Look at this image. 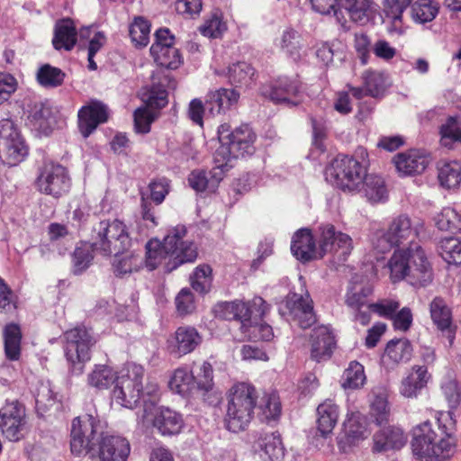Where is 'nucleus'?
<instances>
[{"instance_id": "nucleus-56", "label": "nucleus", "mask_w": 461, "mask_h": 461, "mask_svg": "<svg viewBox=\"0 0 461 461\" xmlns=\"http://www.w3.org/2000/svg\"><path fill=\"white\" fill-rule=\"evenodd\" d=\"M440 255L449 265H461V240L447 237L440 240Z\"/></svg>"}, {"instance_id": "nucleus-40", "label": "nucleus", "mask_w": 461, "mask_h": 461, "mask_svg": "<svg viewBox=\"0 0 461 461\" xmlns=\"http://www.w3.org/2000/svg\"><path fill=\"white\" fill-rule=\"evenodd\" d=\"M439 12V4L435 0H417L411 5V15L414 23L424 24L432 22Z\"/></svg>"}, {"instance_id": "nucleus-47", "label": "nucleus", "mask_w": 461, "mask_h": 461, "mask_svg": "<svg viewBox=\"0 0 461 461\" xmlns=\"http://www.w3.org/2000/svg\"><path fill=\"white\" fill-rule=\"evenodd\" d=\"M263 419L267 422L277 420L282 412V405L276 392L265 393L258 406Z\"/></svg>"}, {"instance_id": "nucleus-35", "label": "nucleus", "mask_w": 461, "mask_h": 461, "mask_svg": "<svg viewBox=\"0 0 461 461\" xmlns=\"http://www.w3.org/2000/svg\"><path fill=\"white\" fill-rule=\"evenodd\" d=\"M344 8L350 20L361 25L366 24L376 12L374 0H343Z\"/></svg>"}, {"instance_id": "nucleus-32", "label": "nucleus", "mask_w": 461, "mask_h": 461, "mask_svg": "<svg viewBox=\"0 0 461 461\" xmlns=\"http://www.w3.org/2000/svg\"><path fill=\"white\" fill-rule=\"evenodd\" d=\"M227 77L231 86L247 89L256 84L258 74L251 64L238 61L229 66Z\"/></svg>"}, {"instance_id": "nucleus-19", "label": "nucleus", "mask_w": 461, "mask_h": 461, "mask_svg": "<svg viewBox=\"0 0 461 461\" xmlns=\"http://www.w3.org/2000/svg\"><path fill=\"white\" fill-rule=\"evenodd\" d=\"M107 106L101 101L92 100L77 113V127L82 136L88 138L96 128L108 121Z\"/></svg>"}, {"instance_id": "nucleus-12", "label": "nucleus", "mask_w": 461, "mask_h": 461, "mask_svg": "<svg viewBox=\"0 0 461 461\" xmlns=\"http://www.w3.org/2000/svg\"><path fill=\"white\" fill-rule=\"evenodd\" d=\"M34 184L40 193L58 199L69 192L71 179L65 167L53 161H45L38 168Z\"/></svg>"}, {"instance_id": "nucleus-23", "label": "nucleus", "mask_w": 461, "mask_h": 461, "mask_svg": "<svg viewBox=\"0 0 461 461\" xmlns=\"http://www.w3.org/2000/svg\"><path fill=\"white\" fill-rule=\"evenodd\" d=\"M393 162L402 176L421 174L429 166L430 158L423 150L409 149L393 157Z\"/></svg>"}, {"instance_id": "nucleus-26", "label": "nucleus", "mask_w": 461, "mask_h": 461, "mask_svg": "<svg viewBox=\"0 0 461 461\" xmlns=\"http://www.w3.org/2000/svg\"><path fill=\"white\" fill-rule=\"evenodd\" d=\"M311 357L316 362L330 358L336 345L335 337L327 327L321 326L311 334Z\"/></svg>"}, {"instance_id": "nucleus-15", "label": "nucleus", "mask_w": 461, "mask_h": 461, "mask_svg": "<svg viewBox=\"0 0 461 461\" xmlns=\"http://www.w3.org/2000/svg\"><path fill=\"white\" fill-rule=\"evenodd\" d=\"M304 92L303 84L298 76L278 77L264 88L263 94L273 103L297 106L302 103Z\"/></svg>"}, {"instance_id": "nucleus-11", "label": "nucleus", "mask_w": 461, "mask_h": 461, "mask_svg": "<svg viewBox=\"0 0 461 461\" xmlns=\"http://www.w3.org/2000/svg\"><path fill=\"white\" fill-rule=\"evenodd\" d=\"M104 437L100 420L92 414L76 417L72 420L70 432L71 453L81 456L87 453H94Z\"/></svg>"}, {"instance_id": "nucleus-18", "label": "nucleus", "mask_w": 461, "mask_h": 461, "mask_svg": "<svg viewBox=\"0 0 461 461\" xmlns=\"http://www.w3.org/2000/svg\"><path fill=\"white\" fill-rule=\"evenodd\" d=\"M26 424L25 408L19 402H6L0 409V430L10 441H19L23 437Z\"/></svg>"}, {"instance_id": "nucleus-59", "label": "nucleus", "mask_w": 461, "mask_h": 461, "mask_svg": "<svg viewBox=\"0 0 461 461\" xmlns=\"http://www.w3.org/2000/svg\"><path fill=\"white\" fill-rule=\"evenodd\" d=\"M142 258L139 255L130 254L117 258L113 264V272L116 276L138 271L142 265Z\"/></svg>"}, {"instance_id": "nucleus-13", "label": "nucleus", "mask_w": 461, "mask_h": 461, "mask_svg": "<svg viewBox=\"0 0 461 461\" xmlns=\"http://www.w3.org/2000/svg\"><path fill=\"white\" fill-rule=\"evenodd\" d=\"M268 310V304L261 297H255L248 303L242 301L221 302L218 303L213 308L216 318L226 321H240V326H244L250 319H261Z\"/></svg>"}, {"instance_id": "nucleus-46", "label": "nucleus", "mask_w": 461, "mask_h": 461, "mask_svg": "<svg viewBox=\"0 0 461 461\" xmlns=\"http://www.w3.org/2000/svg\"><path fill=\"white\" fill-rule=\"evenodd\" d=\"M118 376L116 372L109 366L95 365L87 376L88 384L99 390L107 389L113 383L116 384Z\"/></svg>"}, {"instance_id": "nucleus-1", "label": "nucleus", "mask_w": 461, "mask_h": 461, "mask_svg": "<svg viewBox=\"0 0 461 461\" xmlns=\"http://www.w3.org/2000/svg\"><path fill=\"white\" fill-rule=\"evenodd\" d=\"M440 389L448 411L436 412L438 430L429 420L416 425L411 430L412 453L420 461H444L456 452L455 411L461 403V388L456 380L447 379Z\"/></svg>"}, {"instance_id": "nucleus-9", "label": "nucleus", "mask_w": 461, "mask_h": 461, "mask_svg": "<svg viewBox=\"0 0 461 461\" xmlns=\"http://www.w3.org/2000/svg\"><path fill=\"white\" fill-rule=\"evenodd\" d=\"M418 237V230L407 214L393 217L386 229L377 230L373 233L371 243L373 249L381 254L391 251L393 248L410 244Z\"/></svg>"}, {"instance_id": "nucleus-8", "label": "nucleus", "mask_w": 461, "mask_h": 461, "mask_svg": "<svg viewBox=\"0 0 461 461\" xmlns=\"http://www.w3.org/2000/svg\"><path fill=\"white\" fill-rule=\"evenodd\" d=\"M325 179L344 193L361 190L366 176V168L353 157L338 155L326 167Z\"/></svg>"}, {"instance_id": "nucleus-60", "label": "nucleus", "mask_w": 461, "mask_h": 461, "mask_svg": "<svg viewBox=\"0 0 461 461\" xmlns=\"http://www.w3.org/2000/svg\"><path fill=\"white\" fill-rule=\"evenodd\" d=\"M412 0H382L383 10L386 17L396 25L402 23L404 11L411 5Z\"/></svg>"}, {"instance_id": "nucleus-16", "label": "nucleus", "mask_w": 461, "mask_h": 461, "mask_svg": "<svg viewBox=\"0 0 461 461\" xmlns=\"http://www.w3.org/2000/svg\"><path fill=\"white\" fill-rule=\"evenodd\" d=\"M149 51L154 61L162 68L176 69L183 63V57L175 46V36L167 28H159L155 32Z\"/></svg>"}, {"instance_id": "nucleus-36", "label": "nucleus", "mask_w": 461, "mask_h": 461, "mask_svg": "<svg viewBox=\"0 0 461 461\" xmlns=\"http://www.w3.org/2000/svg\"><path fill=\"white\" fill-rule=\"evenodd\" d=\"M170 390L184 397L190 395L194 390H197L194 374L186 367L176 368L168 382Z\"/></svg>"}, {"instance_id": "nucleus-42", "label": "nucleus", "mask_w": 461, "mask_h": 461, "mask_svg": "<svg viewBox=\"0 0 461 461\" xmlns=\"http://www.w3.org/2000/svg\"><path fill=\"white\" fill-rule=\"evenodd\" d=\"M151 23L143 16H136L129 26V35L135 48L143 49L149 42Z\"/></svg>"}, {"instance_id": "nucleus-17", "label": "nucleus", "mask_w": 461, "mask_h": 461, "mask_svg": "<svg viewBox=\"0 0 461 461\" xmlns=\"http://www.w3.org/2000/svg\"><path fill=\"white\" fill-rule=\"evenodd\" d=\"M218 134L221 143L230 146L235 158L251 156L256 150L257 135L249 124H241L233 131H230L229 124H221L218 129Z\"/></svg>"}, {"instance_id": "nucleus-45", "label": "nucleus", "mask_w": 461, "mask_h": 461, "mask_svg": "<svg viewBox=\"0 0 461 461\" xmlns=\"http://www.w3.org/2000/svg\"><path fill=\"white\" fill-rule=\"evenodd\" d=\"M412 346L407 339H396L390 340L385 348L384 356L393 363L407 362L412 355Z\"/></svg>"}, {"instance_id": "nucleus-27", "label": "nucleus", "mask_w": 461, "mask_h": 461, "mask_svg": "<svg viewBox=\"0 0 461 461\" xmlns=\"http://www.w3.org/2000/svg\"><path fill=\"white\" fill-rule=\"evenodd\" d=\"M373 450L375 452H384L390 449H400L407 441L403 430L396 426L385 425L377 431L373 438Z\"/></svg>"}, {"instance_id": "nucleus-62", "label": "nucleus", "mask_w": 461, "mask_h": 461, "mask_svg": "<svg viewBox=\"0 0 461 461\" xmlns=\"http://www.w3.org/2000/svg\"><path fill=\"white\" fill-rule=\"evenodd\" d=\"M18 308V297L0 277V313H13Z\"/></svg>"}, {"instance_id": "nucleus-4", "label": "nucleus", "mask_w": 461, "mask_h": 461, "mask_svg": "<svg viewBox=\"0 0 461 461\" xmlns=\"http://www.w3.org/2000/svg\"><path fill=\"white\" fill-rule=\"evenodd\" d=\"M388 268L393 283L406 279L413 286H426L433 278L431 266L419 245L395 249L388 261Z\"/></svg>"}, {"instance_id": "nucleus-14", "label": "nucleus", "mask_w": 461, "mask_h": 461, "mask_svg": "<svg viewBox=\"0 0 461 461\" xmlns=\"http://www.w3.org/2000/svg\"><path fill=\"white\" fill-rule=\"evenodd\" d=\"M28 155V147L14 122L10 119L0 121V160L14 167Z\"/></svg>"}, {"instance_id": "nucleus-21", "label": "nucleus", "mask_w": 461, "mask_h": 461, "mask_svg": "<svg viewBox=\"0 0 461 461\" xmlns=\"http://www.w3.org/2000/svg\"><path fill=\"white\" fill-rule=\"evenodd\" d=\"M286 307L294 321L305 330L316 323L313 302L309 294L305 296L294 294L286 302Z\"/></svg>"}, {"instance_id": "nucleus-64", "label": "nucleus", "mask_w": 461, "mask_h": 461, "mask_svg": "<svg viewBox=\"0 0 461 461\" xmlns=\"http://www.w3.org/2000/svg\"><path fill=\"white\" fill-rule=\"evenodd\" d=\"M367 308L378 316L391 320L400 308V303L393 299H381L376 303L368 304Z\"/></svg>"}, {"instance_id": "nucleus-5", "label": "nucleus", "mask_w": 461, "mask_h": 461, "mask_svg": "<svg viewBox=\"0 0 461 461\" xmlns=\"http://www.w3.org/2000/svg\"><path fill=\"white\" fill-rule=\"evenodd\" d=\"M258 392L250 383L238 382L226 393L224 424L228 430L244 431L254 419Z\"/></svg>"}, {"instance_id": "nucleus-28", "label": "nucleus", "mask_w": 461, "mask_h": 461, "mask_svg": "<svg viewBox=\"0 0 461 461\" xmlns=\"http://www.w3.org/2000/svg\"><path fill=\"white\" fill-rule=\"evenodd\" d=\"M240 94L234 89L220 88L206 95L205 106L212 116L225 113L239 101Z\"/></svg>"}, {"instance_id": "nucleus-39", "label": "nucleus", "mask_w": 461, "mask_h": 461, "mask_svg": "<svg viewBox=\"0 0 461 461\" xmlns=\"http://www.w3.org/2000/svg\"><path fill=\"white\" fill-rule=\"evenodd\" d=\"M22 330L16 323H8L4 329L5 356L9 360H18L21 355Z\"/></svg>"}, {"instance_id": "nucleus-61", "label": "nucleus", "mask_w": 461, "mask_h": 461, "mask_svg": "<svg viewBox=\"0 0 461 461\" xmlns=\"http://www.w3.org/2000/svg\"><path fill=\"white\" fill-rule=\"evenodd\" d=\"M175 10L185 20L197 19L203 10V0H176Z\"/></svg>"}, {"instance_id": "nucleus-31", "label": "nucleus", "mask_w": 461, "mask_h": 461, "mask_svg": "<svg viewBox=\"0 0 461 461\" xmlns=\"http://www.w3.org/2000/svg\"><path fill=\"white\" fill-rule=\"evenodd\" d=\"M317 429L322 437L332 432L339 417V407L330 399L320 403L316 409Z\"/></svg>"}, {"instance_id": "nucleus-51", "label": "nucleus", "mask_w": 461, "mask_h": 461, "mask_svg": "<svg viewBox=\"0 0 461 461\" xmlns=\"http://www.w3.org/2000/svg\"><path fill=\"white\" fill-rule=\"evenodd\" d=\"M363 86L366 95L377 98L384 95L386 89V78L384 73L374 70H366L362 75Z\"/></svg>"}, {"instance_id": "nucleus-63", "label": "nucleus", "mask_w": 461, "mask_h": 461, "mask_svg": "<svg viewBox=\"0 0 461 461\" xmlns=\"http://www.w3.org/2000/svg\"><path fill=\"white\" fill-rule=\"evenodd\" d=\"M197 390L209 392L213 386V369L208 361H203L199 366V371L194 375Z\"/></svg>"}, {"instance_id": "nucleus-52", "label": "nucleus", "mask_w": 461, "mask_h": 461, "mask_svg": "<svg viewBox=\"0 0 461 461\" xmlns=\"http://www.w3.org/2000/svg\"><path fill=\"white\" fill-rule=\"evenodd\" d=\"M250 319L244 326H240V330L244 336L251 341H270L274 338V331L270 325L267 323L253 322Z\"/></svg>"}, {"instance_id": "nucleus-37", "label": "nucleus", "mask_w": 461, "mask_h": 461, "mask_svg": "<svg viewBox=\"0 0 461 461\" xmlns=\"http://www.w3.org/2000/svg\"><path fill=\"white\" fill-rule=\"evenodd\" d=\"M257 444L269 461H279L285 456V447L278 431L261 433Z\"/></svg>"}, {"instance_id": "nucleus-54", "label": "nucleus", "mask_w": 461, "mask_h": 461, "mask_svg": "<svg viewBox=\"0 0 461 461\" xmlns=\"http://www.w3.org/2000/svg\"><path fill=\"white\" fill-rule=\"evenodd\" d=\"M226 31L227 23L219 11L213 12L199 27L202 35L212 39L221 38Z\"/></svg>"}, {"instance_id": "nucleus-29", "label": "nucleus", "mask_w": 461, "mask_h": 461, "mask_svg": "<svg viewBox=\"0 0 461 461\" xmlns=\"http://www.w3.org/2000/svg\"><path fill=\"white\" fill-rule=\"evenodd\" d=\"M431 375L426 366H414L411 372L402 379L400 393L406 398H416L418 394L425 388L430 379Z\"/></svg>"}, {"instance_id": "nucleus-49", "label": "nucleus", "mask_w": 461, "mask_h": 461, "mask_svg": "<svg viewBox=\"0 0 461 461\" xmlns=\"http://www.w3.org/2000/svg\"><path fill=\"white\" fill-rule=\"evenodd\" d=\"M66 74L57 67L50 64L41 66L36 74L38 83L46 88L60 86L65 79Z\"/></svg>"}, {"instance_id": "nucleus-10", "label": "nucleus", "mask_w": 461, "mask_h": 461, "mask_svg": "<svg viewBox=\"0 0 461 461\" xmlns=\"http://www.w3.org/2000/svg\"><path fill=\"white\" fill-rule=\"evenodd\" d=\"M97 339L91 329L77 325L63 333L64 355L69 365L75 369L78 366L82 373L86 363L90 361L93 348Z\"/></svg>"}, {"instance_id": "nucleus-20", "label": "nucleus", "mask_w": 461, "mask_h": 461, "mask_svg": "<svg viewBox=\"0 0 461 461\" xmlns=\"http://www.w3.org/2000/svg\"><path fill=\"white\" fill-rule=\"evenodd\" d=\"M203 337L193 326H179L167 339V349L176 357L194 352L202 343Z\"/></svg>"}, {"instance_id": "nucleus-58", "label": "nucleus", "mask_w": 461, "mask_h": 461, "mask_svg": "<svg viewBox=\"0 0 461 461\" xmlns=\"http://www.w3.org/2000/svg\"><path fill=\"white\" fill-rule=\"evenodd\" d=\"M212 269L209 265H199L191 276V285L196 292L205 294L209 291L212 282Z\"/></svg>"}, {"instance_id": "nucleus-2", "label": "nucleus", "mask_w": 461, "mask_h": 461, "mask_svg": "<svg viewBox=\"0 0 461 461\" xmlns=\"http://www.w3.org/2000/svg\"><path fill=\"white\" fill-rule=\"evenodd\" d=\"M317 242L318 246L310 229H300L293 236L292 253L304 263L330 254L332 261L340 265L347 261L353 249L352 239L346 233L337 232L330 223L319 226Z\"/></svg>"}, {"instance_id": "nucleus-44", "label": "nucleus", "mask_w": 461, "mask_h": 461, "mask_svg": "<svg viewBox=\"0 0 461 461\" xmlns=\"http://www.w3.org/2000/svg\"><path fill=\"white\" fill-rule=\"evenodd\" d=\"M93 241L91 243L83 242L77 246L72 254V273L76 276L85 272L94 259Z\"/></svg>"}, {"instance_id": "nucleus-53", "label": "nucleus", "mask_w": 461, "mask_h": 461, "mask_svg": "<svg viewBox=\"0 0 461 461\" xmlns=\"http://www.w3.org/2000/svg\"><path fill=\"white\" fill-rule=\"evenodd\" d=\"M168 93L165 86L153 84L145 93L142 94V100L146 108L160 110L168 104Z\"/></svg>"}, {"instance_id": "nucleus-22", "label": "nucleus", "mask_w": 461, "mask_h": 461, "mask_svg": "<svg viewBox=\"0 0 461 461\" xmlns=\"http://www.w3.org/2000/svg\"><path fill=\"white\" fill-rule=\"evenodd\" d=\"M368 435L366 417L359 411L348 413L343 422V430L338 439V444L343 449L357 444Z\"/></svg>"}, {"instance_id": "nucleus-3", "label": "nucleus", "mask_w": 461, "mask_h": 461, "mask_svg": "<svg viewBox=\"0 0 461 461\" xmlns=\"http://www.w3.org/2000/svg\"><path fill=\"white\" fill-rule=\"evenodd\" d=\"M187 229L177 225L170 229L160 241L149 240L146 246L145 264L149 270L163 265L167 273H171L184 264L194 263L198 257V249L193 240H185Z\"/></svg>"}, {"instance_id": "nucleus-48", "label": "nucleus", "mask_w": 461, "mask_h": 461, "mask_svg": "<svg viewBox=\"0 0 461 461\" xmlns=\"http://www.w3.org/2000/svg\"><path fill=\"white\" fill-rule=\"evenodd\" d=\"M373 289L368 285L354 284L348 287L346 297V305L353 309L364 308L366 305L370 304L368 298L372 294Z\"/></svg>"}, {"instance_id": "nucleus-34", "label": "nucleus", "mask_w": 461, "mask_h": 461, "mask_svg": "<svg viewBox=\"0 0 461 461\" xmlns=\"http://www.w3.org/2000/svg\"><path fill=\"white\" fill-rule=\"evenodd\" d=\"M153 425L164 436L175 435L181 431L184 420L181 414L169 408H162L156 413Z\"/></svg>"}, {"instance_id": "nucleus-38", "label": "nucleus", "mask_w": 461, "mask_h": 461, "mask_svg": "<svg viewBox=\"0 0 461 461\" xmlns=\"http://www.w3.org/2000/svg\"><path fill=\"white\" fill-rule=\"evenodd\" d=\"M438 179L447 189L458 187L461 184V164L456 160L438 163Z\"/></svg>"}, {"instance_id": "nucleus-55", "label": "nucleus", "mask_w": 461, "mask_h": 461, "mask_svg": "<svg viewBox=\"0 0 461 461\" xmlns=\"http://www.w3.org/2000/svg\"><path fill=\"white\" fill-rule=\"evenodd\" d=\"M362 187H365L366 195L372 202H381L387 196L384 181L379 176L366 174Z\"/></svg>"}, {"instance_id": "nucleus-25", "label": "nucleus", "mask_w": 461, "mask_h": 461, "mask_svg": "<svg viewBox=\"0 0 461 461\" xmlns=\"http://www.w3.org/2000/svg\"><path fill=\"white\" fill-rule=\"evenodd\" d=\"M78 41L77 24L72 18L64 17L56 21L53 27L52 47L58 51H71Z\"/></svg>"}, {"instance_id": "nucleus-7", "label": "nucleus", "mask_w": 461, "mask_h": 461, "mask_svg": "<svg viewBox=\"0 0 461 461\" xmlns=\"http://www.w3.org/2000/svg\"><path fill=\"white\" fill-rule=\"evenodd\" d=\"M94 249L104 256L122 254L131 245L126 224L119 220H103L92 230Z\"/></svg>"}, {"instance_id": "nucleus-50", "label": "nucleus", "mask_w": 461, "mask_h": 461, "mask_svg": "<svg viewBox=\"0 0 461 461\" xmlns=\"http://www.w3.org/2000/svg\"><path fill=\"white\" fill-rule=\"evenodd\" d=\"M439 134L441 145L447 149H452L454 142L461 143V120L449 116L439 127Z\"/></svg>"}, {"instance_id": "nucleus-33", "label": "nucleus", "mask_w": 461, "mask_h": 461, "mask_svg": "<svg viewBox=\"0 0 461 461\" xmlns=\"http://www.w3.org/2000/svg\"><path fill=\"white\" fill-rule=\"evenodd\" d=\"M28 122L35 131L49 135L54 122L51 108L42 102L35 103L29 111Z\"/></svg>"}, {"instance_id": "nucleus-41", "label": "nucleus", "mask_w": 461, "mask_h": 461, "mask_svg": "<svg viewBox=\"0 0 461 461\" xmlns=\"http://www.w3.org/2000/svg\"><path fill=\"white\" fill-rule=\"evenodd\" d=\"M374 399L370 405V417L379 427H383L389 422L391 409L387 400V395L384 390L378 393L373 392Z\"/></svg>"}, {"instance_id": "nucleus-24", "label": "nucleus", "mask_w": 461, "mask_h": 461, "mask_svg": "<svg viewBox=\"0 0 461 461\" xmlns=\"http://www.w3.org/2000/svg\"><path fill=\"white\" fill-rule=\"evenodd\" d=\"M131 446L127 438L121 436L104 435L95 453L100 461H127Z\"/></svg>"}, {"instance_id": "nucleus-43", "label": "nucleus", "mask_w": 461, "mask_h": 461, "mask_svg": "<svg viewBox=\"0 0 461 461\" xmlns=\"http://www.w3.org/2000/svg\"><path fill=\"white\" fill-rule=\"evenodd\" d=\"M279 48L287 56L294 60L300 59V52L303 47L302 35L293 28H286L283 31L278 41Z\"/></svg>"}, {"instance_id": "nucleus-6", "label": "nucleus", "mask_w": 461, "mask_h": 461, "mask_svg": "<svg viewBox=\"0 0 461 461\" xmlns=\"http://www.w3.org/2000/svg\"><path fill=\"white\" fill-rule=\"evenodd\" d=\"M144 369L133 366L125 375L117 378L113 390V399L122 407L133 409L143 403L144 411L154 406L159 398V389L157 384H148L142 386Z\"/></svg>"}, {"instance_id": "nucleus-57", "label": "nucleus", "mask_w": 461, "mask_h": 461, "mask_svg": "<svg viewBox=\"0 0 461 461\" xmlns=\"http://www.w3.org/2000/svg\"><path fill=\"white\" fill-rule=\"evenodd\" d=\"M366 382L364 366L357 362H350L348 367L344 371L342 385L345 388L357 389Z\"/></svg>"}, {"instance_id": "nucleus-30", "label": "nucleus", "mask_w": 461, "mask_h": 461, "mask_svg": "<svg viewBox=\"0 0 461 461\" xmlns=\"http://www.w3.org/2000/svg\"><path fill=\"white\" fill-rule=\"evenodd\" d=\"M429 313L433 323L441 331L448 332L450 344L455 339V329H452V312L445 299L436 296L429 304Z\"/></svg>"}]
</instances>
